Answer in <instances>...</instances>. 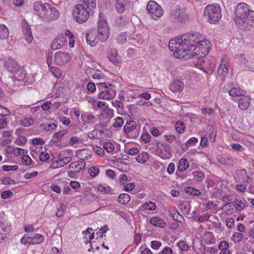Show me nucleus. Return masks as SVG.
I'll use <instances>...</instances> for the list:
<instances>
[{"mask_svg": "<svg viewBox=\"0 0 254 254\" xmlns=\"http://www.w3.org/2000/svg\"><path fill=\"white\" fill-rule=\"evenodd\" d=\"M209 44V41L199 33H187L180 38L171 39L169 48L176 58L187 60L205 57L208 53Z\"/></svg>", "mask_w": 254, "mask_h": 254, "instance_id": "1", "label": "nucleus"}, {"mask_svg": "<svg viewBox=\"0 0 254 254\" xmlns=\"http://www.w3.org/2000/svg\"><path fill=\"white\" fill-rule=\"evenodd\" d=\"M235 14L234 21L239 29L246 30L254 26V10L250 9L247 3L242 2L238 4Z\"/></svg>", "mask_w": 254, "mask_h": 254, "instance_id": "2", "label": "nucleus"}, {"mask_svg": "<svg viewBox=\"0 0 254 254\" xmlns=\"http://www.w3.org/2000/svg\"><path fill=\"white\" fill-rule=\"evenodd\" d=\"M96 7L95 0H82L81 3L75 5L73 15L77 22L83 23L89 18L93 10Z\"/></svg>", "mask_w": 254, "mask_h": 254, "instance_id": "3", "label": "nucleus"}, {"mask_svg": "<svg viewBox=\"0 0 254 254\" xmlns=\"http://www.w3.org/2000/svg\"><path fill=\"white\" fill-rule=\"evenodd\" d=\"M204 17L210 24L218 22L221 18V9L218 5H208L204 9Z\"/></svg>", "mask_w": 254, "mask_h": 254, "instance_id": "4", "label": "nucleus"}, {"mask_svg": "<svg viewBox=\"0 0 254 254\" xmlns=\"http://www.w3.org/2000/svg\"><path fill=\"white\" fill-rule=\"evenodd\" d=\"M98 32L99 39L102 42L106 41L109 36V28L104 15L102 13L99 14L98 22Z\"/></svg>", "mask_w": 254, "mask_h": 254, "instance_id": "5", "label": "nucleus"}, {"mask_svg": "<svg viewBox=\"0 0 254 254\" xmlns=\"http://www.w3.org/2000/svg\"><path fill=\"white\" fill-rule=\"evenodd\" d=\"M146 10L150 14L152 19L156 20L163 15V10L161 6L156 2L150 0L146 6Z\"/></svg>", "mask_w": 254, "mask_h": 254, "instance_id": "6", "label": "nucleus"}, {"mask_svg": "<svg viewBox=\"0 0 254 254\" xmlns=\"http://www.w3.org/2000/svg\"><path fill=\"white\" fill-rule=\"evenodd\" d=\"M170 15L173 19L180 22H185L189 18L186 13V9L184 7L177 6L172 9Z\"/></svg>", "mask_w": 254, "mask_h": 254, "instance_id": "7", "label": "nucleus"}, {"mask_svg": "<svg viewBox=\"0 0 254 254\" xmlns=\"http://www.w3.org/2000/svg\"><path fill=\"white\" fill-rule=\"evenodd\" d=\"M3 65L7 70L11 73H16L19 71L21 68L17 62L11 57L5 58Z\"/></svg>", "mask_w": 254, "mask_h": 254, "instance_id": "8", "label": "nucleus"}, {"mask_svg": "<svg viewBox=\"0 0 254 254\" xmlns=\"http://www.w3.org/2000/svg\"><path fill=\"white\" fill-rule=\"evenodd\" d=\"M48 7H49L48 3H42L41 1H36L34 3L33 10L35 14L43 20Z\"/></svg>", "mask_w": 254, "mask_h": 254, "instance_id": "9", "label": "nucleus"}, {"mask_svg": "<svg viewBox=\"0 0 254 254\" xmlns=\"http://www.w3.org/2000/svg\"><path fill=\"white\" fill-rule=\"evenodd\" d=\"M45 13L43 21L46 22H49L57 19L60 14L57 9L55 7L52 6L49 3V7L47 8V11Z\"/></svg>", "mask_w": 254, "mask_h": 254, "instance_id": "10", "label": "nucleus"}, {"mask_svg": "<svg viewBox=\"0 0 254 254\" xmlns=\"http://www.w3.org/2000/svg\"><path fill=\"white\" fill-rule=\"evenodd\" d=\"M70 56L69 53L57 52L55 54V62L57 64L63 65L69 62Z\"/></svg>", "mask_w": 254, "mask_h": 254, "instance_id": "11", "label": "nucleus"}, {"mask_svg": "<svg viewBox=\"0 0 254 254\" xmlns=\"http://www.w3.org/2000/svg\"><path fill=\"white\" fill-rule=\"evenodd\" d=\"M85 166V163L84 161H75L71 163L69 166L68 173L70 177L75 173H79L84 169Z\"/></svg>", "mask_w": 254, "mask_h": 254, "instance_id": "12", "label": "nucleus"}, {"mask_svg": "<svg viewBox=\"0 0 254 254\" xmlns=\"http://www.w3.org/2000/svg\"><path fill=\"white\" fill-rule=\"evenodd\" d=\"M22 27L23 34L26 41L28 43H31L33 40V36L32 35L31 28L26 20H24L22 22Z\"/></svg>", "mask_w": 254, "mask_h": 254, "instance_id": "13", "label": "nucleus"}, {"mask_svg": "<svg viewBox=\"0 0 254 254\" xmlns=\"http://www.w3.org/2000/svg\"><path fill=\"white\" fill-rule=\"evenodd\" d=\"M116 95V92L110 88L108 90L102 91L99 94L98 98L104 100H112Z\"/></svg>", "mask_w": 254, "mask_h": 254, "instance_id": "14", "label": "nucleus"}, {"mask_svg": "<svg viewBox=\"0 0 254 254\" xmlns=\"http://www.w3.org/2000/svg\"><path fill=\"white\" fill-rule=\"evenodd\" d=\"M229 88H231L230 90L226 89L228 90L229 94L232 97H242L244 95L245 91L242 90L240 87H233V83L231 82L228 84Z\"/></svg>", "mask_w": 254, "mask_h": 254, "instance_id": "15", "label": "nucleus"}, {"mask_svg": "<svg viewBox=\"0 0 254 254\" xmlns=\"http://www.w3.org/2000/svg\"><path fill=\"white\" fill-rule=\"evenodd\" d=\"M107 57L108 60L114 64H119L121 62V57L119 56L116 49L110 50L107 54Z\"/></svg>", "mask_w": 254, "mask_h": 254, "instance_id": "16", "label": "nucleus"}, {"mask_svg": "<svg viewBox=\"0 0 254 254\" xmlns=\"http://www.w3.org/2000/svg\"><path fill=\"white\" fill-rule=\"evenodd\" d=\"M228 204H229L230 209H231L232 212L241 211L245 207V203L240 199H236L232 202L226 204V205Z\"/></svg>", "mask_w": 254, "mask_h": 254, "instance_id": "17", "label": "nucleus"}, {"mask_svg": "<svg viewBox=\"0 0 254 254\" xmlns=\"http://www.w3.org/2000/svg\"><path fill=\"white\" fill-rule=\"evenodd\" d=\"M9 230V226L8 223H4L3 221H0V242L5 240L6 235Z\"/></svg>", "mask_w": 254, "mask_h": 254, "instance_id": "18", "label": "nucleus"}, {"mask_svg": "<svg viewBox=\"0 0 254 254\" xmlns=\"http://www.w3.org/2000/svg\"><path fill=\"white\" fill-rule=\"evenodd\" d=\"M184 87V83L178 79L173 80L169 85L170 89L173 92H181Z\"/></svg>", "mask_w": 254, "mask_h": 254, "instance_id": "19", "label": "nucleus"}, {"mask_svg": "<svg viewBox=\"0 0 254 254\" xmlns=\"http://www.w3.org/2000/svg\"><path fill=\"white\" fill-rule=\"evenodd\" d=\"M65 41V39L63 36L56 38L51 44V49L53 50L61 49L64 46Z\"/></svg>", "mask_w": 254, "mask_h": 254, "instance_id": "20", "label": "nucleus"}, {"mask_svg": "<svg viewBox=\"0 0 254 254\" xmlns=\"http://www.w3.org/2000/svg\"><path fill=\"white\" fill-rule=\"evenodd\" d=\"M116 8L119 13H123L126 6L130 3V0H116Z\"/></svg>", "mask_w": 254, "mask_h": 254, "instance_id": "21", "label": "nucleus"}, {"mask_svg": "<svg viewBox=\"0 0 254 254\" xmlns=\"http://www.w3.org/2000/svg\"><path fill=\"white\" fill-rule=\"evenodd\" d=\"M87 43L91 46H94L98 43L99 38L97 39L95 31H90L86 35Z\"/></svg>", "mask_w": 254, "mask_h": 254, "instance_id": "22", "label": "nucleus"}, {"mask_svg": "<svg viewBox=\"0 0 254 254\" xmlns=\"http://www.w3.org/2000/svg\"><path fill=\"white\" fill-rule=\"evenodd\" d=\"M250 104V98L248 96L243 95L238 100L239 107L243 110H247Z\"/></svg>", "mask_w": 254, "mask_h": 254, "instance_id": "23", "label": "nucleus"}, {"mask_svg": "<svg viewBox=\"0 0 254 254\" xmlns=\"http://www.w3.org/2000/svg\"><path fill=\"white\" fill-rule=\"evenodd\" d=\"M228 66L227 61L222 60L218 68V74L223 76L226 75L228 73Z\"/></svg>", "mask_w": 254, "mask_h": 254, "instance_id": "24", "label": "nucleus"}, {"mask_svg": "<svg viewBox=\"0 0 254 254\" xmlns=\"http://www.w3.org/2000/svg\"><path fill=\"white\" fill-rule=\"evenodd\" d=\"M91 151L88 149H82L77 154L79 159L84 161L85 160L89 159L91 157Z\"/></svg>", "mask_w": 254, "mask_h": 254, "instance_id": "25", "label": "nucleus"}, {"mask_svg": "<svg viewBox=\"0 0 254 254\" xmlns=\"http://www.w3.org/2000/svg\"><path fill=\"white\" fill-rule=\"evenodd\" d=\"M150 223L154 226L159 227L163 228L165 226V223L162 218L154 217L150 219Z\"/></svg>", "mask_w": 254, "mask_h": 254, "instance_id": "26", "label": "nucleus"}, {"mask_svg": "<svg viewBox=\"0 0 254 254\" xmlns=\"http://www.w3.org/2000/svg\"><path fill=\"white\" fill-rule=\"evenodd\" d=\"M132 42L136 46H140L145 43V39L141 34H137L131 38Z\"/></svg>", "mask_w": 254, "mask_h": 254, "instance_id": "27", "label": "nucleus"}, {"mask_svg": "<svg viewBox=\"0 0 254 254\" xmlns=\"http://www.w3.org/2000/svg\"><path fill=\"white\" fill-rule=\"evenodd\" d=\"M189 164L187 160L182 158L179 162L178 169L181 172H184L189 167Z\"/></svg>", "mask_w": 254, "mask_h": 254, "instance_id": "28", "label": "nucleus"}, {"mask_svg": "<svg viewBox=\"0 0 254 254\" xmlns=\"http://www.w3.org/2000/svg\"><path fill=\"white\" fill-rule=\"evenodd\" d=\"M67 132L66 130H63L55 133L52 138V142L57 143L61 140L62 136Z\"/></svg>", "mask_w": 254, "mask_h": 254, "instance_id": "29", "label": "nucleus"}, {"mask_svg": "<svg viewBox=\"0 0 254 254\" xmlns=\"http://www.w3.org/2000/svg\"><path fill=\"white\" fill-rule=\"evenodd\" d=\"M136 127V123L133 121L127 122L124 127V130L126 132H129Z\"/></svg>", "mask_w": 254, "mask_h": 254, "instance_id": "30", "label": "nucleus"}, {"mask_svg": "<svg viewBox=\"0 0 254 254\" xmlns=\"http://www.w3.org/2000/svg\"><path fill=\"white\" fill-rule=\"evenodd\" d=\"M9 31L7 27L3 24L0 25V39H4L8 37Z\"/></svg>", "mask_w": 254, "mask_h": 254, "instance_id": "31", "label": "nucleus"}, {"mask_svg": "<svg viewBox=\"0 0 254 254\" xmlns=\"http://www.w3.org/2000/svg\"><path fill=\"white\" fill-rule=\"evenodd\" d=\"M130 196L127 193H122L119 195L118 196V201L121 204H127L130 200Z\"/></svg>", "mask_w": 254, "mask_h": 254, "instance_id": "32", "label": "nucleus"}, {"mask_svg": "<svg viewBox=\"0 0 254 254\" xmlns=\"http://www.w3.org/2000/svg\"><path fill=\"white\" fill-rule=\"evenodd\" d=\"M185 190L187 193L194 196H199L201 193L199 190L191 187H186Z\"/></svg>", "mask_w": 254, "mask_h": 254, "instance_id": "33", "label": "nucleus"}, {"mask_svg": "<svg viewBox=\"0 0 254 254\" xmlns=\"http://www.w3.org/2000/svg\"><path fill=\"white\" fill-rule=\"evenodd\" d=\"M142 207L143 209L148 210H154L156 208V205L155 202L149 201L144 203Z\"/></svg>", "mask_w": 254, "mask_h": 254, "instance_id": "34", "label": "nucleus"}, {"mask_svg": "<svg viewBox=\"0 0 254 254\" xmlns=\"http://www.w3.org/2000/svg\"><path fill=\"white\" fill-rule=\"evenodd\" d=\"M44 239V237L41 234H36L34 237H31V244L34 245L42 243Z\"/></svg>", "mask_w": 254, "mask_h": 254, "instance_id": "35", "label": "nucleus"}, {"mask_svg": "<svg viewBox=\"0 0 254 254\" xmlns=\"http://www.w3.org/2000/svg\"><path fill=\"white\" fill-rule=\"evenodd\" d=\"M218 160L220 164L223 165L230 164L232 162V159L230 156H227L226 158L224 156H219Z\"/></svg>", "mask_w": 254, "mask_h": 254, "instance_id": "36", "label": "nucleus"}, {"mask_svg": "<svg viewBox=\"0 0 254 254\" xmlns=\"http://www.w3.org/2000/svg\"><path fill=\"white\" fill-rule=\"evenodd\" d=\"M65 35L69 39V46L70 47H73L74 44V37L73 34L69 30L65 31Z\"/></svg>", "mask_w": 254, "mask_h": 254, "instance_id": "37", "label": "nucleus"}, {"mask_svg": "<svg viewBox=\"0 0 254 254\" xmlns=\"http://www.w3.org/2000/svg\"><path fill=\"white\" fill-rule=\"evenodd\" d=\"M185 126L183 122H178L175 125V129L179 133H183L185 130Z\"/></svg>", "mask_w": 254, "mask_h": 254, "instance_id": "38", "label": "nucleus"}, {"mask_svg": "<svg viewBox=\"0 0 254 254\" xmlns=\"http://www.w3.org/2000/svg\"><path fill=\"white\" fill-rule=\"evenodd\" d=\"M103 147L104 149L108 152L111 153L114 149V145L111 142H105L103 143Z\"/></svg>", "mask_w": 254, "mask_h": 254, "instance_id": "39", "label": "nucleus"}, {"mask_svg": "<svg viewBox=\"0 0 254 254\" xmlns=\"http://www.w3.org/2000/svg\"><path fill=\"white\" fill-rule=\"evenodd\" d=\"M157 150H156L157 154L158 156L161 158L163 159H168L170 158L169 157V155H167L166 153H164L163 149L157 146Z\"/></svg>", "mask_w": 254, "mask_h": 254, "instance_id": "40", "label": "nucleus"}, {"mask_svg": "<svg viewBox=\"0 0 254 254\" xmlns=\"http://www.w3.org/2000/svg\"><path fill=\"white\" fill-rule=\"evenodd\" d=\"M236 59L240 62L241 64H246L248 63V60L245 57L244 54H236L235 56Z\"/></svg>", "mask_w": 254, "mask_h": 254, "instance_id": "41", "label": "nucleus"}, {"mask_svg": "<svg viewBox=\"0 0 254 254\" xmlns=\"http://www.w3.org/2000/svg\"><path fill=\"white\" fill-rule=\"evenodd\" d=\"M161 146L165 153H166L167 155H169V157L170 158L172 154L171 146L167 143L161 144Z\"/></svg>", "mask_w": 254, "mask_h": 254, "instance_id": "42", "label": "nucleus"}, {"mask_svg": "<svg viewBox=\"0 0 254 254\" xmlns=\"http://www.w3.org/2000/svg\"><path fill=\"white\" fill-rule=\"evenodd\" d=\"M9 111L6 110V112L5 113V115H1V118H0V129L3 128L5 126H6V118H5V116L6 115H8L9 114Z\"/></svg>", "mask_w": 254, "mask_h": 254, "instance_id": "43", "label": "nucleus"}, {"mask_svg": "<svg viewBox=\"0 0 254 254\" xmlns=\"http://www.w3.org/2000/svg\"><path fill=\"white\" fill-rule=\"evenodd\" d=\"M148 154L147 153H143L139 155L136 158V161L139 163H144L148 159Z\"/></svg>", "mask_w": 254, "mask_h": 254, "instance_id": "44", "label": "nucleus"}, {"mask_svg": "<svg viewBox=\"0 0 254 254\" xmlns=\"http://www.w3.org/2000/svg\"><path fill=\"white\" fill-rule=\"evenodd\" d=\"M97 188L100 191L105 193H108L110 191V188L105 185L99 184L98 185Z\"/></svg>", "mask_w": 254, "mask_h": 254, "instance_id": "45", "label": "nucleus"}, {"mask_svg": "<svg viewBox=\"0 0 254 254\" xmlns=\"http://www.w3.org/2000/svg\"><path fill=\"white\" fill-rule=\"evenodd\" d=\"M193 175L197 181L201 182L204 179V174L201 171H195L193 172Z\"/></svg>", "mask_w": 254, "mask_h": 254, "instance_id": "46", "label": "nucleus"}, {"mask_svg": "<svg viewBox=\"0 0 254 254\" xmlns=\"http://www.w3.org/2000/svg\"><path fill=\"white\" fill-rule=\"evenodd\" d=\"M34 123L32 118H25L21 120L22 125L24 127H29L33 125Z\"/></svg>", "mask_w": 254, "mask_h": 254, "instance_id": "47", "label": "nucleus"}, {"mask_svg": "<svg viewBox=\"0 0 254 254\" xmlns=\"http://www.w3.org/2000/svg\"><path fill=\"white\" fill-rule=\"evenodd\" d=\"M64 211L65 205L64 204H61L60 207L57 208L56 216L58 217H62L64 215Z\"/></svg>", "mask_w": 254, "mask_h": 254, "instance_id": "48", "label": "nucleus"}, {"mask_svg": "<svg viewBox=\"0 0 254 254\" xmlns=\"http://www.w3.org/2000/svg\"><path fill=\"white\" fill-rule=\"evenodd\" d=\"M88 172L91 176L95 177L99 174V169L97 167H91L89 169Z\"/></svg>", "mask_w": 254, "mask_h": 254, "instance_id": "49", "label": "nucleus"}, {"mask_svg": "<svg viewBox=\"0 0 254 254\" xmlns=\"http://www.w3.org/2000/svg\"><path fill=\"white\" fill-rule=\"evenodd\" d=\"M71 158L69 157H63L61 159L58 160L59 164L61 167H63L71 161Z\"/></svg>", "mask_w": 254, "mask_h": 254, "instance_id": "50", "label": "nucleus"}, {"mask_svg": "<svg viewBox=\"0 0 254 254\" xmlns=\"http://www.w3.org/2000/svg\"><path fill=\"white\" fill-rule=\"evenodd\" d=\"M201 113L204 115L211 116L214 113V110L208 107L203 108L201 109Z\"/></svg>", "mask_w": 254, "mask_h": 254, "instance_id": "51", "label": "nucleus"}, {"mask_svg": "<svg viewBox=\"0 0 254 254\" xmlns=\"http://www.w3.org/2000/svg\"><path fill=\"white\" fill-rule=\"evenodd\" d=\"M18 168L17 165H3L2 167V170L3 171H16L18 169Z\"/></svg>", "mask_w": 254, "mask_h": 254, "instance_id": "52", "label": "nucleus"}, {"mask_svg": "<svg viewBox=\"0 0 254 254\" xmlns=\"http://www.w3.org/2000/svg\"><path fill=\"white\" fill-rule=\"evenodd\" d=\"M22 163L28 166L31 164L32 159L28 155H23L22 157Z\"/></svg>", "mask_w": 254, "mask_h": 254, "instance_id": "53", "label": "nucleus"}, {"mask_svg": "<svg viewBox=\"0 0 254 254\" xmlns=\"http://www.w3.org/2000/svg\"><path fill=\"white\" fill-rule=\"evenodd\" d=\"M178 246L179 249L182 251H187L189 249V246L184 241H181L179 242Z\"/></svg>", "mask_w": 254, "mask_h": 254, "instance_id": "54", "label": "nucleus"}, {"mask_svg": "<svg viewBox=\"0 0 254 254\" xmlns=\"http://www.w3.org/2000/svg\"><path fill=\"white\" fill-rule=\"evenodd\" d=\"M127 40V37L125 34L122 33L118 35L117 38V42L119 44H123Z\"/></svg>", "mask_w": 254, "mask_h": 254, "instance_id": "55", "label": "nucleus"}, {"mask_svg": "<svg viewBox=\"0 0 254 254\" xmlns=\"http://www.w3.org/2000/svg\"><path fill=\"white\" fill-rule=\"evenodd\" d=\"M124 124V120L121 117H117L116 119V122L114 124V127H115L121 128Z\"/></svg>", "mask_w": 254, "mask_h": 254, "instance_id": "56", "label": "nucleus"}, {"mask_svg": "<svg viewBox=\"0 0 254 254\" xmlns=\"http://www.w3.org/2000/svg\"><path fill=\"white\" fill-rule=\"evenodd\" d=\"M57 127V126L54 123L49 124L48 125L45 126L44 129L48 131H50L52 130H56Z\"/></svg>", "mask_w": 254, "mask_h": 254, "instance_id": "57", "label": "nucleus"}, {"mask_svg": "<svg viewBox=\"0 0 254 254\" xmlns=\"http://www.w3.org/2000/svg\"><path fill=\"white\" fill-rule=\"evenodd\" d=\"M197 141L198 139L194 137H191L186 142L185 145L186 146H190L192 145H194Z\"/></svg>", "mask_w": 254, "mask_h": 254, "instance_id": "58", "label": "nucleus"}, {"mask_svg": "<svg viewBox=\"0 0 254 254\" xmlns=\"http://www.w3.org/2000/svg\"><path fill=\"white\" fill-rule=\"evenodd\" d=\"M31 237H28L24 235L21 239V243L25 245L28 244H31Z\"/></svg>", "mask_w": 254, "mask_h": 254, "instance_id": "59", "label": "nucleus"}, {"mask_svg": "<svg viewBox=\"0 0 254 254\" xmlns=\"http://www.w3.org/2000/svg\"><path fill=\"white\" fill-rule=\"evenodd\" d=\"M94 151L99 156H103L104 155V150L102 147L99 146H96L93 148Z\"/></svg>", "mask_w": 254, "mask_h": 254, "instance_id": "60", "label": "nucleus"}, {"mask_svg": "<svg viewBox=\"0 0 254 254\" xmlns=\"http://www.w3.org/2000/svg\"><path fill=\"white\" fill-rule=\"evenodd\" d=\"M50 158V155L48 153L41 152L39 158L41 161H46Z\"/></svg>", "mask_w": 254, "mask_h": 254, "instance_id": "61", "label": "nucleus"}, {"mask_svg": "<svg viewBox=\"0 0 254 254\" xmlns=\"http://www.w3.org/2000/svg\"><path fill=\"white\" fill-rule=\"evenodd\" d=\"M13 193L10 190L3 191L1 193V197L3 199H6L8 197L11 196Z\"/></svg>", "mask_w": 254, "mask_h": 254, "instance_id": "62", "label": "nucleus"}, {"mask_svg": "<svg viewBox=\"0 0 254 254\" xmlns=\"http://www.w3.org/2000/svg\"><path fill=\"white\" fill-rule=\"evenodd\" d=\"M141 139L145 143L149 142L151 139V136L148 133H143L141 135Z\"/></svg>", "mask_w": 254, "mask_h": 254, "instance_id": "63", "label": "nucleus"}, {"mask_svg": "<svg viewBox=\"0 0 254 254\" xmlns=\"http://www.w3.org/2000/svg\"><path fill=\"white\" fill-rule=\"evenodd\" d=\"M151 247L155 250L158 249L161 246V243L157 241H153L151 242Z\"/></svg>", "mask_w": 254, "mask_h": 254, "instance_id": "64", "label": "nucleus"}]
</instances>
